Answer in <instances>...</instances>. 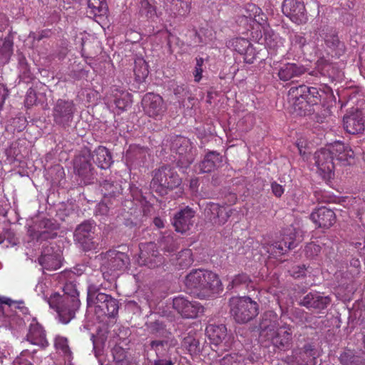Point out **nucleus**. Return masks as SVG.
Listing matches in <instances>:
<instances>
[{
	"label": "nucleus",
	"instance_id": "nucleus-20",
	"mask_svg": "<svg viewBox=\"0 0 365 365\" xmlns=\"http://www.w3.org/2000/svg\"><path fill=\"white\" fill-rule=\"evenodd\" d=\"M139 248L140 254L138 263L140 265L155 267L158 262H161L155 243L148 242L140 244Z\"/></svg>",
	"mask_w": 365,
	"mask_h": 365
},
{
	"label": "nucleus",
	"instance_id": "nucleus-46",
	"mask_svg": "<svg viewBox=\"0 0 365 365\" xmlns=\"http://www.w3.org/2000/svg\"><path fill=\"white\" fill-rule=\"evenodd\" d=\"M182 346L186 349L190 354H196L200 351V342L192 334H188L184 337Z\"/></svg>",
	"mask_w": 365,
	"mask_h": 365
},
{
	"label": "nucleus",
	"instance_id": "nucleus-52",
	"mask_svg": "<svg viewBox=\"0 0 365 365\" xmlns=\"http://www.w3.org/2000/svg\"><path fill=\"white\" fill-rule=\"evenodd\" d=\"M34 353L29 350L22 351L20 356L14 361L13 365H32L31 359H33Z\"/></svg>",
	"mask_w": 365,
	"mask_h": 365
},
{
	"label": "nucleus",
	"instance_id": "nucleus-29",
	"mask_svg": "<svg viewBox=\"0 0 365 365\" xmlns=\"http://www.w3.org/2000/svg\"><path fill=\"white\" fill-rule=\"evenodd\" d=\"M304 71L305 68L302 66L287 63L279 68L277 74L280 80L287 81L292 78L302 75Z\"/></svg>",
	"mask_w": 365,
	"mask_h": 365
},
{
	"label": "nucleus",
	"instance_id": "nucleus-9",
	"mask_svg": "<svg viewBox=\"0 0 365 365\" xmlns=\"http://www.w3.org/2000/svg\"><path fill=\"white\" fill-rule=\"evenodd\" d=\"M130 264L129 257L124 252L109 250L103 254L101 271L104 278L106 274H115L117 272L125 270Z\"/></svg>",
	"mask_w": 365,
	"mask_h": 365
},
{
	"label": "nucleus",
	"instance_id": "nucleus-3",
	"mask_svg": "<svg viewBox=\"0 0 365 365\" xmlns=\"http://www.w3.org/2000/svg\"><path fill=\"white\" fill-rule=\"evenodd\" d=\"M48 303L57 312L58 321L63 324H68L74 318L81 304L76 284L73 282L66 283L63 287V294L52 293Z\"/></svg>",
	"mask_w": 365,
	"mask_h": 365
},
{
	"label": "nucleus",
	"instance_id": "nucleus-47",
	"mask_svg": "<svg viewBox=\"0 0 365 365\" xmlns=\"http://www.w3.org/2000/svg\"><path fill=\"white\" fill-rule=\"evenodd\" d=\"M18 306L16 301L0 296V321L6 313L14 311V307H18Z\"/></svg>",
	"mask_w": 365,
	"mask_h": 365
},
{
	"label": "nucleus",
	"instance_id": "nucleus-23",
	"mask_svg": "<svg viewBox=\"0 0 365 365\" xmlns=\"http://www.w3.org/2000/svg\"><path fill=\"white\" fill-rule=\"evenodd\" d=\"M195 211L187 207L178 211L174 216L173 225L178 232L184 233L190 230L193 224Z\"/></svg>",
	"mask_w": 365,
	"mask_h": 365
},
{
	"label": "nucleus",
	"instance_id": "nucleus-48",
	"mask_svg": "<svg viewBox=\"0 0 365 365\" xmlns=\"http://www.w3.org/2000/svg\"><path fill=\"white\" fill-rule=\"evenodd\" d=\"M12 54V43L9 40H4L0 49V63H7Z\"/></svg>",
	"mask_w": 365,
	"mask_h": 365
},
{
	"label": "nucleus",
	"instance_id": "nucleus-41",
	"mask_svg": "<svg viewBox=\"0 0 365 365\" xmlns=\"http://www.w3.org/2000/svg\"><path fill=\"white\" fill-rule=\"evenodd\" d=\"M251 282L250 277L245 273L238 274L234 276L230 283L227 284V289L240 290L246 288Z\"/></svg>",
	"mask_w": 365,
	"mask_h": 365
},
{
	"label": "nucleus",
	"instance_id": "nucleus-36",
	"mask_svg": "<svg viewBox=\"0 0 365 365\" xmlns=\"http://www.w3.org/2000/svg\"><path fill=\"white\" fill-rule=\"evenodd\" d=\"M40 230L37 231V240H46L53 239L56 237V232L57 226L51 222V220H43L39 225Z\"/></svg>",
	"mask_w": 365,
	"mask_h": 365
},
{
	"label": "nucleus",
	"instance_id": "nucleus-59",
	"mask_svg": "<svg viewBox=\"0 0 365 365\" xmlns=\"http://www.w3.org/2000/svg\"><path fill=\"white\" fill-rule=\"evenodd\" d=\"M46 286L45 283H43V282H38V284L36 286L35 290L38 293V294H41L43 295V299L48 302V299L49 297H48L45 294V289H46Z\"/></svg>",
	"mask_w": 365,
	"mask_h": 365
},
{
	"label": "nucleus",
	"instance_id": "nucleus-14",
	"mask_svg": "<svg viewBox=\"0 0 365 365\" xmlns=\"http://www.w3.org/2000/svg\"><path fill=\"white\" fill-rule=\"evenodd\" d=\"M282 10L283 14L292 22L300 25L308 20L307 14L303 2L297 0H284Z\"/></svg>",
	"mask_w": 365,
	"mask_h": 365
},
{
	"label": "nucleus",
	"instance_id": "nucleus-37",
	"mask_svg": "<svg viewBox=\"0 0 365 365\" xmlns=\"http://www.w3.org/2000/svg\"><path fill=\"white\" fill-rule=\"evenodd\" d=\"M178 344V341L174 339H169L164 341H152L151 348L155 350L158 357H164L168 354L169 349L175 347Z\"/></svg>",
	"mask_w": 365,
	"mask_h": 365
},
{
	"label": "nucleus",
	"instance_id": "nucleus-32",
	"mask_svg": "<svg viewBox=\"0 0 365 365\" xmlns=\"http://www.w3.org/2000/svg\"><path fill=\"white\" fill-rule=\"evenodd\" d=\"M222 163V157L220 153L212 151L208 153L199 165L201 173H210L220 167Z\"/></svg>",
	"mask_w": 365,
	"mask_h": 365
},
{
	"label": "nucleus",
	"instance_id": "nucleus-18",
	"mask_svg": "<svg viewBox=\"0 0 365 365\" xmlns=\"http://www.w3.org/2000/svg\"><path fill=\"white\" fill-rule=\"evenodd\" d=\"M95 226L91 222L81 223L75 230V240L85 250L96 249L97 244L93 241Z\"/></svg>",
	"mask_w": 365,
	"mask_h": 365
},
{
	"label": "nucleus",
	"instance_id": "nucleus-43",
	"mask_svg": "<svg viewBox=\"0 0 365 365\" xmlns=\"http://www.w3.org/2000/svg\"><path fill=\"white\" fill-rule=\"evenodd\" d=\"M101 191L105 197H114L122 192V186L119 182L105 180L101 184Z\"/></svg>",
	"mask_w": 365,
	"mask_h": 365
},
{
	"label": "nucleus",
	"instance_id": "nucleus-15",
	"mask_svg": "<svg viewBox=\"0 0 365 365\" xmlns=\"http://www.w3.org/2000/svg\"><path fill=\"white\" fill-rule=\"evenodd\" d=\"M344 127L351 134H357L364 130L365 108H351L344 116Z\"/></svg>",
	"mask_w": 365,
	"mask_h": 365
},
{
	"label": "nucleus",
	"instance_id": "nucleus-58",
	"mask_svg": "<svg viewBox=\"0 0 365 365\" xmlns=\"http://www.w3.org/2000/svg\"><path fill=\"white\" fill-rule=\"evenodd\" d=\"M271 187L273 194L278 197H281L284 192L283 187L275 182L272 183Z\"/></svg>",
	"mask_w": 365,
	"mask_h": 365
},
{
	"label": "nucleus",
	"instance_id": "nucleus-31",
	"mask_svg": "<svg viewBox=\"0 0 365 365\" xmlns=\"http://www.w3.org/2000/svg\"><path fill=\"white\" fill-rule=\"evenodd\" d=\"M295 359V364L291 365H315L316 357L311 346H305L303 349L295 351L292 356Z\"/></svg>",
	"mask_w": 365,
	"mask_h": 365
},
{
	"label": "nucleus",
	"instance_id": "nucleus-55",
	"mask_svg": "<svg viewBox=\"0 0 365 365\" xmlns=\"http://www.w3.org/2000/svg\"><path fill=\"white\" fill-rule=\"evenodd\" d=\"M244 56V61L247 63H252L256 58V52L251 43L247 48H245V51L242 53Z\"/></svg>",
	"mask_w": 365,
	"mask_h": 365
},
{
	"label": "nucleus",
	"instance_id": "nucleus-64",
	"mask_svg": "<svg viewBox=\"0 0 365 365\" xmlns=\"http://www.w3.org/2000/svg\"><path fill=\"white\" fill-rule=\"evenodd\" d=\"M46 32L42 31L40 34H36L35 33H31L29 34V38H33L34 40H36L38 41H41L42 38L46 37V35L44 34Z\"/></svg>",
	"mask_w": 365,
	"mask_h": 365
},
{
	"label": "nucleus",
	"instance_id": "nucleus-13",
	"mask_svg": "<svg viewBox=\"0 0 365 365\" xmlns=\"http://www.w3.org/2000/svg\"><path fill=\"white\" fill-rule=\"evenodd\" d=\"M173 308L184 318L193 319L204 312L203 307L197 302L190 301L182 296L173 299Z\"/></svg>",
	"mask_w": 365,
	"mask_h": 365
},
{
	"label": "nucleus",
	"instance_id": "nucleus-40",
	"mask_svg": "<svg viewBox=\"0 0 365 365\" xmlns=\"http://www.w3.org/2000/svg\"><path fill=\"white\" fill-rule=\"evenodd\" d=\"M53 344L56 351L63 355L67 360L70 361L72 356V352L68 346L67 338L57 335L54 338Z\"/></svg>",
	"mask_w": 365,
	"mask_h": 365
},
{
	"label": "nucleus",
	"instance_id": "nucleus-57",
	"mask_svg": "<svg viewBox=\"0 0 365 365\" xmlns=\"http://www.w3.org/2000/svg\"><path fill=\"white\" fill-rule=\"evenodd\" d=\"M109 213V207L104 202H100L96 208V215L106 216Z\"/></svg>",
	"mask_w": 365,
	"mask_h": 365
},
{
	"label": "nucleus",
	"instance_id": "nucleus-26",
	"mask_svg": "<svg viewBox=\"0 0 365 365\" xmlns=\"http://www.w3.org/2000/svg\"><path fill=\"white\" fill-rule=\"evenodd\" d=\"M329 146L334 155V160L336 159V160L343 165L349 163V160L354 158V151L349 145H345L341 141H336L334 143L329 144Z\"/></svg>",
	"mask_w": 365,
	"mask_h": 365
},
{
	"label": "nucleus",
	"instance_id": "nucleus-51",
	"mask_svg": "<svg viewBox=\"0 0 365 365\" xmlns=\"http://www.w3.org/2000/svg\"><path fill=\"white\" fill-rule=\"evenodd\" d=\"M178 261L180 266L188 267L193 262L192 253L191 250L186 249L179 253Z\"/></svg>",
	"mask_w": 365,
	"mask_h": 365
},
{
	"label": "nucleus",
	"instance_id": "nucleus-24",
	"mask_svg": "<svg viewBox=\"0 0 365 365\" xmlns=\"http://www.w3.org/2000/svg\"><path fill=\"white\" fill-rule=\"evenodd\" d=\"M252 37L269 48L274 49L277 46L278 36L269 29L268 24L266 28H259L252 32Z\"/></svg>",
	"mask_w": 365,
	"mask_h": 365
},
{
	"label": "nucleus",
	"instance_id": "nucleus-25",
	"mask_svg": "<svg viewBox=\"0 0 365 365\" xmlns=\"http://www.w3.org/2000/svg\"><path fill=\"white\" fill-rule=\"evenodd\" d=\"M52 247H46L38 258V263L45 269L56 270L61 267V256L58 253L51 252Z\"/></svg>",
	"mask_w": 365,
	"mask_h": 365
},
{
	"label": "nucleus",
	"instance_id": "nucleus-6",
	"mask_svg": "<svg viewBox=\"0 0 365 365\" xmlns=\"http://www.w3.org/2000/svg\"><path fill=\"white\" fill-rule=\"evenodd\" d=\"M230 313L238 324H245L259 314L258 304L250 297L235 296L229 299Z\"/></svg>",
	"mask_w": 365,
	"mask_h": 365
},
{
	"label": "nucleus",
	"instance_id": "nucleus-45",
	"mask_svg": "<svg viewBox=\"0 0 365 365\" xmlns=\"http://www.w3.org/2000/svg\"><path fill=\"white\" fill-rule=\"evenodd\" d=\"M175 11H173L175 16H185L187 15L191 9V0H174Z\"/></svg>",
	"mask_w": 365,
	"mask_h": 365
},
{
	"label": "nucleus",
	"instance_id": "nucleus-22",
	"mask_svg": "<svg viewBox=\"0 0 365 365\" xmlns=\"http://www.w3.org/2000/svg\"><path fill=\"white\" fill-rule=\"evenodd\" d=\"M233 210L229 206H220L218 204L210 202L207 205L205 212L210 215V220L215 225H224L232 214Z\"/></svg>",
	"mask_w": 365,
	"mask_h": 365
},
{
	"label": "nucleus",
	"instance_id": "nucleus-50",
	"mask_svg": "<svg viewBox=\"0 0 365 365\" xmlns=\"http://www.w3.org/2000/svg\"><path fill=\"white\" fill-rule=\"evenodd\" d=\"M250 42L244 38H236L230 41V46L235 51L242 54L245 51V48L250 46Z\"/></svg>",
	"mask_w": 365,
	"mask_h": 365
},
{
	"label": "nucleus",
	"instance_id": "nucleus-27",
	"mask_svg": "<svg viewBox=\"0 0 365 365\" xmlns=\"http://www.w3.org/2000/svg\"><path fill=\"white\" fill-rule=\"evenodd\" d=\"M329 303L328 296H322L319 292H309L302 299L300 304L307 308L324 309Z\"/></svg>",
	"mask_w": 365,
	"mask_h": 365
},
{
	"label": "nucleus",
	"instance_id": "nucleus-5",
	"mask_svg": "<svg viewBox=\"0 0 365 365\" xmlns=\"http://www.w3.org/2000/svg\"><path fill=\"white\" fill-rule=\"evenodd\" d=\"M87 305L96 314L115 317L118 312V302L110 295L101 292L94 284H89L87 289Z\"/></svg>",
	"mask_w": 365,
	"mask_h": 365
},
{
	"label": "nucleus",
	"instance_id": "nucleus-28",
	"mask_svg": "<svg viewBox=\"0 0 365 365\" xmlns=\"http://www.w3.org/2000/svg\"><path fill=\"white\" fill-rule=\"evenodd\" d=\"M205 332L210 342L215 346L220 344L227 337V328L224 324H209Z\"/></svg>",
	"mask_w": 365,
	"mask_h": 365
},
{
	"label": "nucleus",
	"instance_id": "nucleus-54",
	"mask_svg": "<svg viewBox=\"0 0 365 365\" xmlns=\"http://www.w3.org/2000/svg\"><path fill=\"white\" fill-rule=\"evenodd\" d=\"M240 358L237 354H229L220 359L219 362L221 365H234L240 361Z\"/></svg>",
	"mask_w": 365,
	"mask_h": 365
},
{
	"label": "nucleus",
	"instance_id": "nucleus-34",
	"mask_svg": "<svg viewBox=\"0 0 365 365\" xmlns=\"http://www.w3.org/2000/svg\"><path fill=\"white\" fill-rule=\"evenodd\" d=\"M113 103L120 113L131 106L132 96L126 91L115 89L113 91Z\"/></svg>",
	"mask_w": 365,
	"mask_h": 365
},
{
	"label": "nucleus",
	"instance_id": "nucleus-10",
	"mask_svg": "<svg viewBox=\"0 0 365 365\" xmlns=\"http://www.w3.org/2000/svg\"><path fill=\"white\" fill-rule=\"evenodd\" d=\"M172 150L177 165L181 168H187L195 159V148L190 140L185 137H177L173 143Z\"/></svg>",
	"mask_w": 365,
	"mask_h": 365
},
{
	"label": "nucleus",
	"instance_id": "nucleus-21",
	"mask_svg": "<svg viewBox=\"0 0 365 365\" xmlns=\"http://www.w3.org/2000/svg\"><path fill=\"white\" fill-rule=\"evenodd\" d=\"M312 222L319 227L329 228L336 222V215L331 209L320 207L310 215Z\"/></svg>",
	"mask_w": 365,
	"mask_h": 365
},
{
	"label": "nucleus",
	"instance_id": "nucleus-39",
	"mask_svg": "<svg viewBox=\"0 0 365 365\" xmlns=\"http://www.w3.org/2000/svg\"><path fill=\"white\" fill-rule=\"evenodd\" d=\"M133 72L138 82H142L147 78L149 73L148 66L143 58L138 57L135 59Z\"/></svg>",
	"mask_w": 365,
	"mask_h": 365
},
{
	"label": "nucleus",
	"instance_id": "nucleus-17",
	"mask_svg": "<svg viewBox=\"0 0 365 365\" xmlns=\"http://www.w3.org/2000/svg\"><path fill=\"white\" fill-rule=\"evenodd\" d=\"M74 112L75 105L72 101L58 99L53 109L54 121L65 125L73 120Z\"/></svg>",
	"mask_w": 365,
	"mask_h": 365
},
{
	"label": "nucleus",
	"instance_id": "nucleus-63",
	"mask_svg": "<svg viewBox=\"0 0 365 365\" xmlns=\"http://www.w3.org/2000/svg\"><path fill=\"white\" fill-rule=\"evenodd\" d=\"M8 24V21L6 16L3 14H0V31L4 30Z\"/></svg>",
	"mask_w": 365,
	"mask_h": 365
},
{
	"label": "nucleus",
	"instance_id": "nucleus-56",
	"mask_svg": "<svg viewBox=\"0 0 365 365\" xmlns=\"http://www.w3.org/2000/svg\"><path fill=\"white\" fill-rule=\"evenodd\" d=\"M320 250L321 248L319 245L314 243L308 244L305 248L306 255L308 257H313L320 252Z\"/></svg>",
	"mask_w": 365,
	"mask_h": 365
},
{
	"label": "nucleus",
	"instance_id": "nucleus-33",
	"mask_svg": "<svg viewBox=\"0 0 365 365\" xmlns=\"http://www.w3.org/2000/svg\"><path fill=\"white\" fill-rule=\"evenodd\" d=\"M91 155L93 161L101 169H107L112 164L111 154L104 146H98Z\"/></svg>",
	"mask_w": 365,
	"mask_h": 365
},
{
	"label": "nucleus",
	"instance_id": "nucleus-53",
	"mask_svg": "<svg viewBox=\"0 0 365 365\" xmlns=\"http://www.w3.org/2000/svg\"><path fill=\"white\" fill-rule=\"evenodd\" d=\"M204 60L202 58H196V65L193 71V75L195 82H199L202 79V74L203 72L202 66Z\"/></svg>",
	"mask_w": 365,
	"mask_h": 365
},
{
	"label": "nucleus",
	"instance_id": "nucleus-38",
	"mask_svg": "<svg viewBox=\"0 0 365 365\" xmlns=\"http://www.w3.org/2000/svg\"><path fill=\"white\" fill-rule=\"evenodd\" d=\"M297 242L293 234L284 237L282 242H277L272 245V250L276 255H283L288 250L294 248Z\"/></svg>",
	"mask_w": 365,
	"mask_h": 365
},
{
	"label": "nucleus",
	"instance_id": "nucleus-16",
	"mask_svg": "<svg viewBox=\"0 0 365 365\" xmlns=\"http://www.w3.org/2000/svg\"><path fill=\"white\" fill-rule=\"evenodd\" d=\"M142 104L145 113L153 118H161L166 110L162 97L158 94H145L142 100Z\"/></svg>",
	"mask_w": 365,
	"mask_h": 365
},
{
	"label": "nucleus",
	"instance_id": "nucleus-12",
	"mask_svg": "<svg viewBox=\"0 0 365 365\" xmlns=\"http://www.w3.org/2000/svg\"><path fill=\"white\" fill-rule=\"evenodd\" d=\"M314 160L317 173L322 178L330 180L334 177V155L329 145L315 153Z\"/></svg>",
	"mask_w": 365,
	"mask_h": 365
},
{
	"label": "nucleus",
	"instance_id": "nucleus-8",
	"mask_svg": "<svg viewBox=\"0 0 365 365\" xmlns=\"http://www.w3.org/2000/svg\"><path fill=\"white\" fill-rule=\"evenodd\" d=\"M181 179L177 172L168 165H164L153 171L150 182L151 189L160 195H165L168 190L179 186Z\"/></svg>",
	"mask_w": 365,
	"mask_h": 365
},
{
	"label": "nucleus",
	"instance_id": "nucleus-62",
	"mask_svg": "<svg viewBox=\"0 0 365 365\" xmlns=\"http://www.w3.org/2000/svg\"><path fill=\"white\" fill-rule=\"evenodd\" d=\"M297 269V272L293 271L292 272V275L294 277L298 278L305 274L306 268L304 265H303L302 267H298Z\"/></svg>",
	"mask_w": 365,
	"mask_h": 365
},
{
	"label": "nucleus",
	"instance_id": "nucleus-61",
	"mask_svg": "<svg viewBox=\"0 0 365 365\" xmlns=\"http://www.w3.org/2000/svg\"><path fill=\"white\" fill-rule=\"evenodd\" d=\"M174 363L170 359H163V357H158L154 362V365H173Z\"/></svg>",
	"mask_w": 365,
	"mask_h": 365
},
{
	"label": "nucleus",
	"instance_id": "nucleus-7",
	"mask_svg": "<svg viewBox=\"0 0 365 365\" xmlns=\"http://www.w3.org/2000/svg\"><path fill=\"white\" fill-rule=\"evenodd\" d=\"M322 91L315 87H309L301 85L298 87H292L289 91V96L292 98L294 110L299 115H305L307 106L317 105L321 101Z\"/></svg>",
	"mask_w": 365,
	"mask_h": 365
},
{
	"label": "nucleus",
	"instance_id": "nucleus-49",
	"mask_svg": "<svg viewBox=\"0 0 365 365\" xmlns=\"http://www.w3.org/2000/svg\"><path fill=\"white\" fill-rule=\"evenodd\" d=\"M88 6L94 15H103L107 9L105 0H88Z\"/></svg>",
	"mask_w": 365,
	"mask_h": 365
},
{
	"label": "nucleus",
	"instance_id": "nucleus-30",
	"mask_svg": "<svg viewBox=\"0 0 365 365\" xmlns=\"http://www.w3.org/2000/svg\"><path fill=\"white\" fill-rule=\"evenodd\" d=\"M92 155L90 150L84 148L81 150L79 155L74 159V168L77 170L78 175H83L90 170Z\"/></svg>",
	"mask_w": 365,
	"mask_h": 365
},
{
	"label": "nucleus",
	"instance_id": "nucleus-19",
	"mask_svg": "<svg viewBox=\"0 0 365 365\" xmlns=\"http://www.w3.org/2000/svg\"><path fill=\"white\" fill-rule=\"evenodd\" d=\"M319 36L323 40L329 52L333 53L336 56H341L344 52V45L340 41L336 32L332 28L320 29Z\"/></svg>",
	"mask_w": 365,
	"mask_h": 365
},
{
	"label": "nucleus",
	"instance_id": "nucleus-35",
	"mask_svg": "<svg viewBox=\"0 0 365 365\" xmlns=\"http://www.w3.org/2000/svg\"><path fill=\"white\" fill-rule=\"evenodd\" d=\"M147 151L145 148L138 145H130L125 154L127 163L140 165L146 158Z\"/></svg>",
	"mask_w": 365,
	"mask_h": 365
},
{
	"label": "nucleus",
	"instance_id": "nucleus-11",
	"mask_svg": "<svg viewBox=\"0 0 365 365\" xmlns=\"http://www.w3.org/2000/svg\"><path fill=\"white\" fill-rule=\"evenodd\" d=\"M237 21L245 24L247 30L266 28L267 26V16L262 9L254 4H248L241 11V16Z\"/></svg>",
	"mask_w": 365,
	"mask_h": 365
},
{
	"label": "nucleus",
	"instance_id": "nucleus-2",
	"mask_svg": "<svg viewBox=\"0 0 365 365\" xmlns=\"http://www.w3.org/2000/svg\"><path fill=\"white\" fill-rule=\"evenodd\" d=\"M185 286L190 294L204 299L222 289V282L215 273L205 269H194L185 277Z\"/></svg>",
	"mask_w": 365,
	"mask_h": 365
},
{
	"label": "nucleus",
	"instance_id": "nucleus-4",
	"mask_svg": "<svg viewBox=\"0 0 365 365\" xmlns=\"http://www.w3.org/2000/svg\"><path fill=\"white\" fill-rule=\"evenodd\" d=\"M261 336L277 348L287 347L292 340L291 327L285 324L274 311H267L260 322Z\"/></svg>",
	"mask_w": 365,
	"mask_h": 365
},
{
	"label": "nucleus",
	"instance_id": "nucleus-44",
	"mask_svg": "<svg viewBox=\"0 0 365 365\" xmlns=\"http://www.w3.org/2000/svg\"><path fill=\"white\" fill-rule=\"evenodd\" d=\"M339 359L343 365H361L363 361L362 357L356 355L351 350L344 351Z\"/></svg>",
	"mask_w": 365,
	"mask_h": 365
},
{
	"label": "nucleus",
	"instance_id": "nucleus-60",
	"mask_svg": "<svg viewBox=\"0 0 365 365\" xmlns=\"http://www.w3.org/2000/svg\"><path fill=\"white\" fill-rule=\"evenodd\" d=\"M36 101V96L34 91L30 90L28 91L25 100V103L27 106H32Z\"/></svg>",
	"mask_w": 365,
	"mask_h": 365
},
{
	"label": "nucleus",
	"instance_id": "nucleus-1",
	"mask_svg": "<svg viewBox=\"0 0 365 365\" xmlns=\"http://www.w3.org/2000/svg\"><path fill=\"white\" fill-rule=\"evenodd\" d=\"M18 307H14V311L6 313L0 321V328L5 327L15 334L24 328L26 323H29L26 340L31 344L46 348L48 346L45 330L37 322L36 318L29 314L28 309L23 302H16Z\"/></svg>",
	"mask_w": 365,
	"mask_h": 365
},
{
	"label": "nucleus",
	"instance_id": "nucleus-42",
	"mask_svg": "<svg viewBox=\"0 0 365 365\" xmlns=\"http://www.w3.org/2000/svg\"><path fill=\"white\" fill-rule=\"evenodd\" d=\"M289 39L291 43V48L294 51H303L304 47L307 44V39L303 33L289 31Z\"/></svg>",
	"mask_w": 365,
	"mask_h": 365
}]
</instances>
